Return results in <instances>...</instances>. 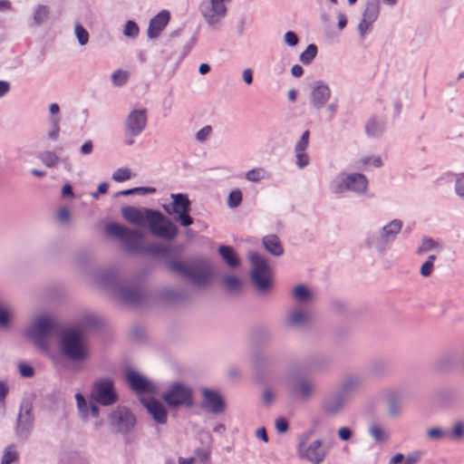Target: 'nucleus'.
Here are the masks:
<instances>
[{"label":"nucleus","instance_id":"2f4dec72","mask_svg":"<svg viewBox=\"0 0 464 464\" xmlns=\"http://www.w3.org/2000/svg\"><path fill=\"white\" fill-rule=\"evenodd\" d=\"M379 14V5L375 2H370L367 4L365 10L362 14V19L368 23H373Z\"/></svg>","mask_w":464,"mask_h":464},{"label":"nucleus","instance_id":"5701e85b","mask_svg":"<svg viewBox=\"0 0 464 464\" xmlns=\"http://www.w3.org/2000/svg\"><path fill=\"white\" fill-rule=\"evenodd\" d=\"M330 94V89L326 84L323 82L315 83L311 93L313 105L321 108L329 100Z\"/></svg>","mask_w":464,"mask_h":464},{"label":"nucleus","instance_id":"4468645a","mask_svg":"<svg viewBox=\"0 0 464 464\" xmlns=\"http://www.w3.org/2000/svg\"><path fill=\"white\" fill-rule=\"evenodd\" d=\"M345 405V396L341 392H334L323 400L321 408L324 415L334 417L343 412Z\"/></svg>","mask_w":464,"mask_h":464},{"label":"nucleus","instance_id":"f8f14e48","mask_svg":"<svg viewBox=\"0 0 464 464\" xmlns=\"http://www.w3.org/2000/svg\"><path fill=\"white\" fill-rule=\"evenodd\" d=\"M300 458L308 460L313 464H320L326 457L327 451L321 440H315L310 444L300 443L298 446Z\"/></svg>","mask_w":464,"mask_h":464},{"label":"nucleus","instance_id":"de8ad7c7","mask_svg":"<svg viewBox=\"0 0 464 464\" xmlns=\"http://www.w3.org/2000/svg\"><path fill=\"white\" fill-rule=\"evenodd\" d=\"M139 34V27L136 23L132 21L127 22L125 24L123 34L127 37L134 38Z\"/></svg>","mask_w":464,"mask_h":464},{"label":"nucleus","instance_id":"3c124183","mask_svg":"<svg viewBox=\"0 0 464 464\" xmlns=\"http://www.w3.org/2000/svg\"><path fill=\"white\" fill-rule=\"evenodd\" d=\"M18 371L21 376L24 378H30L34 375V369L28 364L25 363H19L18 364Z\"/></svg>","mask_w":464,"mask_h":464},{"label":"nucleus","instance_id":"ddd939ff","mask_svg":"<svg viewBox=\"0 0 464 464\" xmlns=\"http://www.w3.org/2000/svg\"><path fill=\"white\" fill-rule=\"evenodd\" d=\"M201 408L213 414H221L225 411L226 402L222 395L208 388H203Z\"/></svg>","mask_w":464,"mask_h":464},{"label":"nucleus","instance_id":"e433bc0d","mask_svg":"<svg viewBox=\"0 0 464 464\" xmlns=\"http://www.w3.org/2000/svg\"><path fill=\"white\" fill-rule=\"evenodd\" d=\"M75 400H76V406H77V409L79 411V413H80L81 417L83 420L88 419L89 418V406L90 405L87 404L86 400L84 399V397L81 393H76L75 394Z\"/></svg>","mask_w":464,"mask_h":464},{"label":"nucleus","instance_id":"1a4fd4ad","mask_svg":"<svg viewBox=\"0 0 464 464\" xmlns=\"http://www.w3.org/2000/svg\"><path fill=\"white\" fill-rule=\"evenodd\" d=\"M92 398L103 406L114 404L118 400V395L112 382L110 380L98 381L93 386Z\"/></svg>","mask_w":464,"mask_h":464},{"label":"nucleus","instance_id":"0eeeda50","mask_svg":"<svg viewBox=\"0 0 464 464\" xmlns=\"http://www.w3.org/2000/svg\"><path fill=\"white\" fill-rule=\"evenodd\" d=\"M162 399L170 407L190 406L192 404V391L181 382H174L162 394Z\"/></svg>","mask_w":464,"mask_h":464},{"label":"nucleus","instance_id":"4d7b16f0","mask_svg":"<svg viewBox=\"0 0 464 464\" xmlns=\"http://www.w3.org/2000/svg\"><path fill=\"white\" fill-rule=\"evenodd\" d=\"M296 157V164L299 168H304L306 165H308L309 158L308 155L305 152H295Z\"/></svg>","mask_w":464,"mask_h":464},{"label":"nucleus","instance_id":"cd10ccee","mask_svg":"<svg viewBox=\"0 0 464 464\" xmlns=\"http://www.w3.org/2000/svg\"><path fill=\"white\" fill-rule=\"evenodd\" d=\"M401 228V222L398 220H393L382 227L381 237L386 242L392 240L395 237V236L400 232Z\"/></svg>","mask_w":464,"mask_h":464},{"label":"nucleus","instance_id":"8fccbe9b","mask_svg":"<svg viewBox=\"0 0 464 464\" xmlns=\"http://www.w3.org/2000/svg\"><path fill=\"white\" fill-rule=\"evenodd\" d=\"M242 200V194L239 190L230 192L227 199V204L230 208L237 207Z\"/></svg>","mask_w":464,"mask_h":464},{"label":"nucleus","instance_id":"393cba45","mask_svg":"<svg viewBox=\"0 0 464 464\" xmlns=\"http://www.w3.org/2000/svg\"><path fill=\"white\" fill-rule=\"evenodd\" d=\"M218 253L229 267L234 268L239 266V257L231 246H220L218 247Z\"/></svg>","mask_w":464,"mask_h":464},{"label":"nucleus","instance_id":"20e7f679","mask_svg":"<svg viewBox=\"0 0 464 464\" xmlns=\"http://www.w3.org/2000/svg\"><path fill=\"white\" fill-rule=\"evenodd\" d=\"M108 236L119 239L128 251H137L140 247L142 234L139 230H130L119 223H109L105 227Z\"/></svg>","mask_w":464,"mask_h":464},{"label":"nucleus","instance_id":"79ce46f5","mask_svg":"<svg viewBox=\"0 0 464 464\" xmlns=\"http://www.w3.org/2000/svg\"><path fill=\"white\" fill-rule=\"evenodd\" d=\"M18 453L14 446H8L4 452L1 464H11L17 460Z\"/></svg>","mask_w":464,"mask_h":464},{"label":"nucleus","instance_id":"0e129e2a","mask_svg":"<svg viewBox=\"0 0 464 464\" xmlns=\"http://www.w3.org/2000/svg\"><path fill=\"white\" fill-rule=\"evenodd\" d=\"M372 23H368L366 20L362 19V22L358 25V31L360 34L363 37L366 32L370 29Z\"/></svg>","mask_w":464,"mask_h":464},{"label":"nucleus","instance_id":"c9c22d12","mask_svg":"<svg viewBox=\"0 0 464 464\" xmlns=\"http://www.w3.org/2000/svg\"><path fill=\"white\" fill-rule=\"evenodd\" d=\"M293 296L298 301L305 302L312 298V294L304 285H299L293 289Z\"/></svg>","mask_w":464,"mask_h":464},{"label":"nucleus","instance_id":"473e14b6","mask_svg":"<svg viewBox=\"0 0 464 464\" xmlns=\"http://www.w3.org/2000/svg\"><path fill=\"white\" fill-rule=\"evenodd\" d=\"M447 438L459 441L464 439V422L457 421L452 425L450 432H447Z\"/></svg>","mask_w":464,"mask_h":464},{"label":"nucleus","instance_id":"9d476101","mask_svg":"<svg viewBox=\"0 0 464 464\" xmlns=\"http://www.w3.org/2000/svg\"><path fill=\"white\" fill-rule=\"evenodd\" d=\"M289 392L302 401H308L316 394V384L307 378H297L288 383Z\"/></svg>","mask_w":464,"mask_h":464},{"label":"nucleus","instance_id":"13d9d810","mask_svg":"<svg viewBox=\"0 0 464 464\" xmlns=\"http://www.w3.org/2000/svg\"><path fill=\"white\" fill-rule=\"evenodd\" d=\"M338 437L343 441L349 440L352 438V430L348 427H341L338 430Z\"/></svg>","mask_w":464,"mask_h":464},{"label":"nucleus","instance_id":"052dcab7","mask_svg":"<svg viewBox=\"0 0 464 464\" xmlns=\"http://www.w3.org/2000/svg\"><path fill=\"white\" fill-rule=\"evenodd\" d=\"M456 192L459 197H464V175L459 176L456 180Z\"/></svg>","mask_w":464,"mask_h":464},{"label":"nucleus","instance_id":"ea45409f","mask_svg":"<svg viewBox=\"0 0 464 464\" xmlns=\"http://www.w3.org/2000/svg\"><path fill=\"white\" fill-rule=\"evenodd\" d=\"M223 282L230 292H237L242 285L241 280L236 276H227L224 277Z\"/></svg>","mask_w":464,"mask_h":464},{"label":"nucleus","instance_id":"58836bf2","mask_svg":"<svg viewBox=\"0 0 464 464\" xmlns=\"http://www.w3.org/2000/svg\"><path fill=\"white\" fill-rule=\"evenodd\" d=\"M426 437L430 440L440 441L447 438V431L439 427L431 428L426 430Z\"/></svg>","mask_w":464,"mask_h":464},{"label":"nucleus","instance_id":"774afa93","mask_svg":"<svg viewBox=\"0 0 464 464\" xmlns=\"http://www.w3.org/2000/svg\"><path fill=\"white\" fill-rule=\"evenodd\" d=\"M243 80L246 84H251L253 82V75L251 69H245L243 71Z\"/></svg>","mask_w":464,"mask_h":464},{"label":"nucleus","instance_id":"b1692460","mask_svg":"<svg viewBox=\"0 0 464 464\" xmlns=\"http://www.w3.org/2000/svg\"><path fill=\"white\" fill-rule=\"evenodd\" d=\"M115 295L121 301L130 304H136L140 299V293L136 289L129 286L120 287L115 291Z\"/></svg>","mask_w":464,"mask_h":464},{"label":"nucleus","instance_id":"72a5a7b5","mask_svg":"<svg viewBox=\"0 0 464 464\" xmlns=\"http://www.w3.org/2000/svg\"><path fill=\"white\" fill-rule=\"evenodd\" d=\"M49 16V9L45 5H38L34 12V24L36 26L44 24Z\"/></svg>","mask_w":464,"mask_h":464},{"label":"nucleus","instance_id":"4be33fe9","mask_svg":"<svg viewBox=\"0 0 464 464\" xmlns=\"http://www.w3.org/2000/svg\"><path fill=\"white\" fill-rule=\"evenodd\" d=\"M34 416L32 414V407L28 404H23L17 419V432L25 433L32 427Z\"/></svg>","mask_w":464,"mask_h":464},{"label":"nucleus","instance_id":"423d86ee","mask_svg":"<svg viewBox=\"0 0 464 464\" xmlns=\"http://www.w3.org/2000/svg\"><path fill=\"white\" fill-rule=\"evenodd\" d=\"M149 227L151 233L165 239H174L178 235L177 226L160 212H150Z\"/></svg>","mask_w":464,"mask_h":464},{"label":"nucleus","instance_id":"412c9836","mask_svg":"<svg viewBox=\"0 0 464 464\" xmlns=\"http://www.w3.org/2000/svg\"><path fill=\"white\" fill-rule=\"evenodd\" d=\"M363 385V378L354 373L345 374L340 384V392L344 395H351L359 392Z\"/></svg>","mask_w":464,"mask_h":464},{"label":"nucleus","instance_id":"e2e57ef3","mask_svg":"<svg viewBox=\"0 0 464 464\" xmlns=\"http://www.w3.org/2000/svg\"><path fill=\"white\" fill-rule=\"evenodd\" d=\"M52 123L53 126L52 130L49 132V137L53 140H56L59 133L58 119H53Z\"/></svg>","mask_w":464,"mask_h":464},{"label":"nucleus","instance_id":"f704fd0d","mask_svg":"<svg viewBox=\"0 0 464 464\" xmlns=\"http://www.w3.org/2000/svg\"><path fill=\"white\" fill-rule=\"evenodd\" d=\"M266 178H268V173L263 168H256V169H250L246 174V179L248 181H252V182H257V181L266 179Z\"/></svg>","mask_w":464,"mask_h":464},{"label":"nucleus","instance_id":"49530a36","mask_svg":"<svg viewBox=\"0 0 464 464\" xmlns=\"http://www.w3.org/2000/svg\"><path fill=\"white\" fill-rule=\"evenodd\" d=\"M400 394L397 392H392L389 394V413L393 417L399 415V409L395 404V400L399 399Z\"/></svg>","mask_w":464,"mask_h":464},{"label":"nucleus","instance_id":"6e6552de","mask_svg":"<svg viewBox=\"0 0 464 464\" xmlns=\"http://www.w3.org/2000/svg\"><path fill=\"white\" fill-rule=\"evenodd\" d=\"M172 203L170 206H165L164 209L169 215L176 214L178 219L183 227H188L193 224L192 218L188 215L190 210V201L185 194H171Z\"/></svg>","mask_w":464,"mask_h":464},{"label":"nucleus","instance_id":"4c0bfd02","mask_svg":"<svg viewBox=\"0 0 464 464\" xmlns=\"http://www.w3.org/2000/svg\"><path fill=\"white\" fill-rule=\"evenodd\" d=\"M316 53H317L316 46L314 44H311L306 47L305 51H304L300 54L299 59L303 63L308 64L314 59V57L316 56Z\"/></svg>","mask_w":464,"mask_h":464},{"label":"nucleus","instance_id":"f257e3e1","mask_svg":"<svg viewBox=\"0 0 464 464\" xmlns=\"http://www.w3.org/2000/svg\"><path fill=\"white\" fill-rule=\"evenodd\" d=\"M58 324L46 313L34 314L24 330V334L37 347L47 350V340L56 332Z\"/></svg>","mask_w":464,"mask_h":464},{"label":"nucleus","instance_id":"f3484780","mask_svg":"<svg viewBox=\"0 0 464 464\" xmlns=\"http://www.w3.org/2000/svg\"><path fill=\"white\" fill-rule=\"evenodd\" d=\"M367 188V179L362 174H351L347 176L346 179L338 184L335 188V192H342L344 188L355 192H364Z\"/></svg>","mask_w":464,"mask_h":464},{"label":"nucleus","instance_id":"09e8293b","mask_svg":"<svg viewBox=\"0 0 464 464\" xmlns=\"http://www.w3.org/2000/svg\"><path fill=\"white\" fill-rule=\"evenodd\" d=\"M308 142H309V131L305 130L303 133L300 140L296 143L295 151L298 152V153L305 152V150L308 147Z\"/></svg>","mask_w":464,"mask_h":464},{"label":"nucleus","instance_id":"7c9ffc66","mask_svg":"<svg viewBox=\"0 0 464 464\" xmlns=\"http://www.w3.org/2000/svg\"><path fill=\"white\" fill-rule=\"evenodd\" d=\"M419 460V455L416 453L404 456L402 453L393 455L388 464H416Z\"/></svg>","mask_w":464,"mask_h":464},{"label":"nucleus","instance_id":"680f3d73","mask_svg":"<svg viewBox=\"0 0 464 464\" xmlns=\"http://www.w3.org/2000/svg\"><path fill=\"white\" fill-rule=\"evenodd\" d=\"M433 271V265H431V263L430 262H425L421 266H420V274L421 276L427 277V276H430L431 275Z\"/></svg>","mask_w":464,"mask_h":464},{"label":"nucleus","instance_id":"a18cd8bd","mask_svg":"<svg viewBox=\"0 0 464 464\" xmlns=\"http://www.w3.org/2000/svg\"><path fill=\"white\" fill-rule=\"evenodd\" d=\"M367 134L372 137H378L382 132V126L374 120L369 121L366 125Z\"/></svg>","mask_w":464,"mask_h":464},{"label":"nucleus","instance_id":"5fc2aeb1","mask_svg":"<svg viewBox=\"0 0 464 464\" xmlns=\"http://www.w3.org/2000/svg\"><path fill=\"white\" fill-rule=\"evenodd\" d=\"M436 246V243L430 238H425L422 241L421 246L419 247V253H424L433 249Z\"/></svg>","mask_w":464,"mask_h":464},{"label":"nucleus","instance_id":"c756f323","mask_svg":"<svg viewBox=\"0 0 464 464\" xmlns=\"http://www.w3.org/2000/svg\"><path fill=\"white\" fill-rule=\"evenodd\" d=\"M14 316V310L5 304H0V327L7 329Z\"/></svg>","mask_w":464,"mask_h":464},{"label":"nucleus","instance_id":"aec40b11","mask_svg":"<svg viewBox=\"0 0 464 464\" xmlns=\"http://www.w3.org/2000/svg\"><path fill=\"white\" fill-rule=\"evenodd\" d=\"M150 209H139L133 207H126L121 209L123 218L131 224L141 226L150 220Z\"/></svg>","mask_w":464,"mask_h":464},{"label":"nucleus","instance_id":"bf43d9fd","mask_svg":"<svg viewBox=\"0 0 464 464\" xmlns=\"http://www.w3.org/2000/svg\"><path fill=\"white\" fill-rule=\"evenodd\" d=\"M362 166H368L369 164H372L374 167H381L382 166V160L379 157L374 158H364L361 160Z\"/></svg>","mask_w":464,"mask_h":464},{"label":"nucleus","instance_id":"f03ea898","mask_svg":"<svg viewBox=\"0 0 464 464\" xmlns=\"http://www.w3.org/2000/svg\"><path fill=\"white\" fill-rule=\"evenodd\" d=\"M61 352L67 359L84 362L90 358V348L82 333L76 329H68L61 336Z\"/></svg>","mask_w":464,"mask_h":464},{"label":"nucleus","instance_id":"9b49d317","mask_svg":"<svg viewBox=\"0 0 464 464\" xmlns=\"http://www.w3.org/2000/svg\"><path fill=\"white\" fill-rule=\"evenodd\" d=\"M147 126V110L134 109L126 118L125 131L128 137L140 135Z\"/></svg>","mask_w":464,"mask_h":464},{"label":"nucleus","instance_id":"69168bd1","mask_svg":"<svg viewBox=\"0 0 464 464\" xmlns=\"http://www.w3.org/2000/svg\"><path fill=\"white\" fill-rule=\"evenodd\" d=\"M194 458L195 460L198 459L200 462L206 463L209 459V452L207 450H198Z\"/></svg>","mask_w":464,"mask_h":464},{"label":"nucleus","instance_id":"864d4df0","mask_svg":"<svg viewBox=\"0 0 464 464\" xmlns=\"http://www.w3.org/2000/svg\"><path fill=\"white\" fill-rule=\"evenodd\" d=\"M284 40H285V44L290 46H295L298 44V37L292 31H288L285 34Z\"/></svg>","mask_w":464,"mask_h":464},{"label":"nucleus","instance_id":"37998d69","mask_svg":"<svg viewBox=\"0 0 464 464\" xmlns=\"http://www.w3.org/2000/svg\"><path fill=\"white\" fill-rule=\"evenodd\" d=\"M132 173L131 171L127 168H121L116 169L112 173V179L116 182H122L125 180H128L131 178Z\"/></svg>","mask_w":464,"mask_h":464},{"label":"nucleus","instance_id":"6e6d98bb","mask_svg":"<svg viewBox=\"0 0 464 464\" xmlns=\"http://www.w3.org/2000/svg\"><path fill=\"white\" fill-rule=\"evenodd\" d=\"M211 131H212L211 127L210 126H206V127L202 128L201 130H199L196 133V139L198 141H204L210 135Z\"/></svg>","mask_w":464,"mask_h":464},{"label":"nucleus","instance_id":"c85d7f7f","mask_svg":"<svg viewBox=\"0 0 464 464\" xmlns=\"http://www.w3.org/2000/svg\"><path fill=\"white\" fill-rule=\"evenodd\" d=\"M265 248L274 256H281L283 248L276 236H267L263 239Z\"/></svg>","mask_w":464,"mask_h":464},{"label":"nucleus","instance_id":"338daca9","mask_svg":"<svg viewBox=\"0 0 464 464\" xmlns=\"http://www.w3.org/2000/svg\"><path fill=\"white\" fill-rule=\"evenodd\" d=\"M255 435H256V439L263 440L265 443H266L268 441V436H267L266 430L264 427L258 428L256 430Z\"/></svg>","mask_w":464,"mask_h":464},{"label":"nucleus","instance_id":"6ab92c4d","mask_svg":"<svg viewBox=\"0 0 464 464\" xmlns=\"http://www.w3.org/2000/svg\"><path fill=\"white\" fill-rule=\"evenodd\" d=\"M169 19L170 14L167 10H162L157 15H155L150 22L147 31L148 37L150 39L158 37L160 32L169 24Z\"/></svg>","mask_w":464,"mask_h":464},{"label":"nucleus","instance_id":"dca6fc26","mask_svg":"<svg viewBox=\"0 0 464 464\" xmlns=\"http://www.w3.org/2000/svg\"><path fill=\"white\" fill-rule=\"evenodd\" d=\"M110 420L111 425L117 427L121 432L130 430L136 422L134 416L123 407H119L113 411L111 414Z\"/></svg>","mask_w":464,"mask_h":464},{"label":"nucleus","instance_id":"bb28decb","mask_svg":"<svg viewBox=\"0 0 464 464\" xmlns=\"http://www.w3.org/2000/svg\"><path fill=\"white\" fill-rule=\"evenodd\" d=\"M369 434L377 443H383L390 438L389 430L380 425L372 424L368 429Z\"/></svg>","mask_w":464,"mask_h":464},{"label":"nucleus","instance_id":"a211bd4d","mask_svg":"<svg viewBox=\"0 0 464 464\" xmlns=\"http://www.w3.org/2000/svg\"><path fill=\"white\" fill-rule=\"evenodd\" d=\"M141 402L156 422L160 424L166 423L168 412L161 402L151 398H143Z\"/></svg>","mask_w":464,"mask_h":464},{"label":"nucleus","instance_id":"603ef678","mask_svg":"<svg viewBox=\"0 0 464 464\" xmlns=\"http://www.w3.org/2000/svg\"><path fill=\"white\" fill-rule=\"evenodd\" d=\"M276 430L280 433H285L288 430V421L285 418H278L275 421Z\"/></svg>","mask_w":464,"mask_h":464},{"label":"nucleus","instance_id":"a19ab883","mask_svg":"<svg viewBox=\"0 0 464 464\" xmlns=\"http://www.w3.org/2000/svg\"><path fill=\"white\" fill-rule=\"evenodd\" d=\"M130 72L128 71L117 70L111 75L112 83L116 86L123 85L129 80Z\"/></svg>","mask_w":464,"mask_h":464},{"label":"nucleus","instance_id":"c03bdc74","mask_svg":"<svg viewBox=\"0 0 464 464\" xmlns=\"http://www.w3.org/2000/svg\"><path fill=\"white\" fill-rule=\"evenodd\" d=\"M74 34L80 45H85L89 41V34L81 24H75Z\"/></svg>","mask_w":464,"mask_h":464},{"label":"nucleus","instance_id":"a878e982","mask_svg":"<svg viewBox=\"0 0 464 464\" xmlns=\"http://www.w3.org/2000/svg\"><path fill=\"white\" fill-rule=\"evenodd\" d=\"M309 320V314L306 311L296 309L290 312L287 315V323L295 327L304 325Z\"/></svg>","mask_w":464,"mask_h":464},{"label":"nucleus","instance_id":"7ed1b4c3","mask_svg":"<svg viewBox=\"0 0 464 464\" xmlns=\"http://www.w3.org/2000/svg\"><path fill=\"white\" fill-rule=\"evenodd\" d=\"M169 266L173 271L198 285L208 283L214 273L213 266L205 258L189 262L173 261L169 264Z\"/></svg>","mask_w":464,"mask_h":464},{"label":"nucleus","instance_id":"39448f33","mask_svg":"<svg viewBox=\"0 0 464 464\" xmlns=\"http://www.w3.org/2000/svg\"><path fill=\"white\" fill-rule=\"evenodd\" d=\"M251 277L260 292H266L272 286V273L265 258L256 253L249 254Z\"/></svg>","mask_w":464,"mask_h":464},{"label":"nucleus","instance_id":"2eb2a0df","mask_svg":"<svg viewBox=\"0 0 464 464\" xmlns=\"http://www.w3.org/2000/svg\"><path fill=\"white\" fill-rule=\"evenodd\" d=\"M125 376L131 389L137 392L138 393L156 392L155 384L149 381L145 376H143L140 372L132 369H127Z\"/></svg>","mask_w":464,"mask_h":464}]
</instances>
